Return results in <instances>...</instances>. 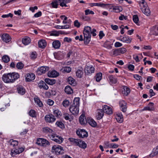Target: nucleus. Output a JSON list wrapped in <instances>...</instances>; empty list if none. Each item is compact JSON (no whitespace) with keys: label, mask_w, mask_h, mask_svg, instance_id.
<instances>
[{"label":"nucleus","mask_w":158,"mask_h":158,"mask_svg":"<svg viewBox=\"0 0 158 158\" xmlns=\"http://www.w3.org/2000/svg\"><path fill=\"white\" fill-rule=\"evenodd\" d=\"M42 131L44 133L48 134L50 139L58 143H62L63 140V138L61 136L56 134H51L52 133L53 131L48 127H45L43 128Z\"/></svg>","instance_id":"nucleus-1"},{"label":"nucleus","mask_w":158,"mask_h":158,"mask_svg":"<svg viewBox=\"0 0 158 158\" xmlns=\"http://www.w3.org/2000/svg\"><path fill=\"white\" fill-rule=\"evenodd\" d=\"M19 77V75L17 73H10L3 74L2 79L5 83H12Z\"/></svg>","instance_id":"nucleus-2"},{"label":"nucleus","mask_w":158,"mask_h":158,"mask_svg":"<svg viewBox=\"0 0 158 158\" xmlns=\"http://www.w3.org/2000/svg\"><path fill=\"white\" fill-rule=\"evenodd\" d=\"M91 31V28L89 26H86L84 28L83 31L84 42L86 44H88L90 41Z\"/></svg>","instance_id":"nucleus-3"},{"label":"nucleus","mask_w":158,"mask_h":158,"mask_svg":"<svg viewBox=\"0 0 158 158\" xmlns=\"http://www.w3.org/2000/svg\"><path fill=\"white\" fill-rule=\"evenodd\" d=\"M68 140L72 144L78 146L84 149L86 147L87 145L85 143L80 139L70 138H69Z\"/></svg>","instance_id":"nucleus-4"},{"label":"nucleus","mask_w":158,"mask_h":158,"mask_svg":"<svg viewBox=\"0 0 158 158\" xmlns=\"http://www.w3.org/2000/svg\"><path fill=\"white\" fill-rule=\"evenodd\" d=\"M52 152L57 155L62 154L63 153L64 150L62 147L59 145H54L52 148Z\"/></svg>","instance_id":"nucleus-5"},{"label":"nucleus","mask_w":158,"mask_h":158,"mask_svg":"<svg viewBox=\"0 0 158 158\" xmlns=\"http://www.w3.org/2000/svg\"><path fill=\"white\" fill-rule=\"evenodd\" d=\"M76 133L80 138L87 137L88 136L87 132L84 129H79L76 131Z\"/></svg>","instance_id":"nucleus-6"},{"label":"nucleus","mask_w":158,"mask_h":158,"mask_svg":"<svg viewBox=\"0 0 158 158\" xmlns=\"http://www.w3.org/2000/svg\"><path fill=\"white\" fill-rule=\"evenodd\" d=\"M37 143L39 145L43 147H46L50 144L48 140L43 138L38 139Z\"/></svg>","instance_id":"nucleus-7"},{"label":"nucleus","mask_w":158,"mask_h":158,"mask_svg":"<svg viewBox=\"0 0 158 158\" xmlns=\"http://www.w3.org/2000/svg\"><path fill=\"white\" fill-rule=\"evenodd\" d=\"M45 120L47 123H52L55 121L56 118L54 115L51 114L46 115Z\"/></svg>","instance_id":"nucleus-8"},{"label":"nucleus","mask_w":158,"mask_h":158,"mask_svg":"<svg viewBox=\"0 0 158 158\" xmlns=\"http://www.w3.org/2000/svg\"><path fill=\"white\" fill-rule=\"evenodd\" d=\"M94 68L92 66H87L85 68V73L87 75H90L93 73L94 71Z\"/></svg>","instance_id":"nucleus-9"},{"label":"nucleus","mask_w":158,"mask_h":158,"mask_svg":"<svg viewBox=\"0 0 158 158\" xmlns=\"http://www.w3.org/2000/svg\"><path fill=\"white\" fill-rule=\"evenodd\" d=\"M49 69V67H48L41 66L37 70V73L38 75H41L44 73Z\"/></svg>","instance_id":"nucleus-10"},{"label":"nucleus","mask_w":158,"mask_h":158,"mask_svg":"<svg viewBox=\"0 0 158 158\" xmlns=\"http://www.w3.org/2000/svg\"><path fill=\"white\" fill-rule=\"evenodd\" d=\"M24 150L22 148H19L17 149H13L11 151V155L12 156H14L15 155L19 154L23 152Z\"/></svg>","instance_id":"nucleus-11"},{"label":"nucleus","mask_w":158,"mask_h":158,"mask_svg":"<svg viewBox=\"0 0 158 158\" xmlns=\"http://www.w3.org/2000/svg\"><path fill=\"white\" fill-rule=\"evenodd\" d=\"M69 110L73 114H77L79 111V107L72 105L70 107Z\"/></svg>","instance_id":"nucleus-12"},{"label":"nucleus","mask_w":158,"mask_h":158,"mask_svg":"<svg viewBox=\"0 0 158 158\" xmlns=\"http://www.w3.org/2000/svg\"><path fill=\"white\" fill-rule=\"evenodd\" d=\"M102 110L104 113H105L109 115L112 114L113 113L111 108L107 105L103 106Z\"/></svg>","instance_id":"nucleus-13"},{"label":"nucleus","mask_w":158,"mask_h":158,"mask_svg":"<svg viewBox=\"0 0 158 158\" xmlns=\"http://www.w3.org/2000/svg\"><path fill=\"white\" fill-rule=\"evenodd\" d=\"M120 109L123 112H125L127 111V103L123 100L119 102Z\"/></svg>","instance_id":"nucleus-14"},{"label":"nucleus","mask_w":158,"mask_h":158,"mask_svg":"<svg viewBox=\"0 0 158 158\" xmlns=\"http://www.w3.org/2000/svg\"><path fill=\"white\" fill-rule=\"evenodd\" d=\"M48 76L49 77H56L59 75V73L55 70L49 71L48 73Z\"/></svg>","instance_id":"nucleus-15"},{"label":"nucleus","mask_w":158,"mask_h":158,"mask_svg":"<svg viewBox=\"0 0 158 158\" xmlns=\"http://www.w3.org/2000/svg\"><path fill=\"white\" fill-rule=\"evenodd\" d=\"M120 41L127 43H130L132 39L128 36L124 35L122 39H118Z\"/></svg>","instance_id":"nucleus-16"},{"label":"nucleus","mask_w":158,"mask_h":158,"mask_svg":"<svg viewBox=\"0 0 158 158\" xmlns=\"http://www.w3.org/2000/svg\"><path fill=\"white\" fill-rule=\"evenodd\" d=\"M79 120L80 123L81 125H84L87 123V120H86L85 115L83 114H82L80 116Z\"/></svg>","instance_id":"nucleus-17"},{"label":"nucleus","mask_w":158,"mask_h":158,"mask_svg":"<svg viewBox=\"0 0 158 158\" xmlns=\"http://www.w3.org/2000/svg\"><path fill=\"white\" fill-rule=\"evenodd\" d=\"M35 76L33 73H28L27 75L25 80L26 81H30L34 80L35 79Z\"/></svg>","instance_id":"nucleus-18"},{"label":"nucleus","mask_w":158,"mask_h":158,"mask_svg":"<svg viewBox=\"0 0 158 158\" xmlns=\"http://www.w3.org/2000/svg\"><path fill=\"white\" fill-rule=\"evenodd\" d=\"M2 39L3 41L6 43L8 42L11 40V38L8 34L2 35Z\"/></svg>","instance_id":"nucleus-19"},{"label":"nucleus","mask_w":158,"mask_h":158,"mask_svg":"<svg viewBox=\"0 0 158 158\" xmlns=\"http://www.w3.org/2000/svg\"><path fill=\"white\" fill-rule=\"evenodd\" d=\"M97 114L96 117L97 119H101L104 115V113L102 109H99L97 110Z\"/></svg>","instance_id":"nucleus-20"},{"label":"nucleus","mask_w":158,"mask_h":158,"mask_svg":"<svg viewBox=\"0 0 158 158\" xmlns=\"http://www.w3.org/2000/svg\"><path fill=\"white\" fill-rule=\"evenodd\" d=\"M53 47L55 49H58L60 46L61 43L58 40H56L53 41L52 43Z\"/></svg>","instance_id":"nucleus-21"},{"label":"nucleus","mask_w":158,"mask_h":158,"mask_svg":"<svg viewBox=\"0 0 158 158\" xmlns=\"http://www.w3.org/2000/svg\"><path fill=\"white\" fill-rule=\"evenodd\" d=\"M87 123L93 127H95L97 126L96 123L93 119L91 118H87Z\"/></svg>","instance_id":"nucleus-22"},{"label":"nucleus","mask_w":158,"mask_h":158,"mask_svg":"<svg viewBox=\"0 0 158 158\" xmlns=\"http://www.w3.org/2000/svg\"><path fill=\"white\" fill-rule=\"evenodd\" d=\"M83 74V69L80 68L76 72V75L79 78H81Z\"/></svg>","instance_id":"nucleus-23"},{"label":"nucleus","mask_w":158,"mask_h":158,"mask_svg":"<svg viewBox=\"0 0 158 158\" xmlns=\"http://www.w3.org/2000/svg\"><path fill=\"white\" fill-rule=\"evenodd\" d=\"M141 10L144 14L147 16H148L150 15L151 12L147 6H146L145 8L143 7L141 8Z\"/></svg>","instance_id":"nucleus-24"},{"label":"nucleus","mask_w":158,"mask_h":158,"mask_svg":"<svg viewBox=\"0 0 158 158\" xmlns=\"http://www.w3.org/2000/svg\"><path fill=\"white\" fill-rule=\"evenodd\" d=\"M39 47L42 48H44L46 46V43L44 40H41L38 43Z\"/></svg>","instance_id":"nucleus-25"},{"label":"nucleus","mask_w":158,"mask_h":158,"mask_svg":"<svg viewBox=\"0 0 158 158\" xmlns=\"http://www.w3.org/2000/svg\"><path fill=\"white\" fill-rule=\"evenodd\" d=\"M17 90L18 93L21 95L24 94L25 92V89L22 86H18L17 88Z\"/></svg>","instance_id":"nucleus-26"},{"label":"nucleus","mask_w":158,"mask_h":158,"mask_svg":"<svg viewBox=\"0 0 158 158\" xmlns=\"http://www.w3.org/2000/svg\"><path fill=\"white\" fill-rule=\"evenodd\" d=\"M139 4L140 7V9L141 10V8L143 7H145L146 6H148L147 4L145 2L144 0H141L138 2Z\"/></svg>","instance_id":"nucleus-27"},{"label":"nucleus","mask_w":158,"mask_h":158,"mask_svg":"<svg viewBox=\"0 0 158 158\" xmlns=\"http://www.w3.org/2000/svg\"><path fill=\"white\" fill-rule=\"evenodd\" d=\"M123 89L124 90L122 91V93L126 96L130 92V89L126 86H124Z\"/></svg>","instance_id":"nucleus-28"},{"label":"nucleus","mask_w":158,"mask_h":158,"mask_svg":"<svg viewBox=\"0 0 158 158\" xmlns=\"http://www.w3.org/2000/svg\"><path fill=\"white\" fill-rule=\"evenodd\" d=\"M65 92L68 94H70L73 93V90L71 87L69 86H67L64 89Z\"/></svg>","instance_id":"nucleus-29"},{"label":"nucleus","mask_w":158,"mask_h":158,"mask_svg":"<svg viewBox=\"0 0 158 158\" xmlns=\"http://www.w3.org/2000/svg\"><path fill=\"white\" fill-rule=\"evenodd\" d=\"M89 5L91 7H92L94 6H97L101 7H104L106 6V5L103 3L99 2L90 3L89 4Z\"/></svg>","instance_id":"nucleus-30"},{"label":"nucleus","mask_w":158,"mask_h":158,"mask_svg":"<svg viewBox=\"0 0 158 158\" xmlns=\"http://www.w3.org/2000/svg\"><path fill=\"white\" fill-rule=\"evenodd\" d=\"M68 81L69 83L73 86H75L76 84V82L75 80L72 77H69L68 79Z\"/></svg>","instance_id":"nucleus-31"},{"label":"nucleus","mask_w":158,"mask_h":158,"mask_svg":"<svg viewBox=\"0 0 158 158\" xmlns=\"http://www.w3.org/2000/svg\"><path fill=\"white\" fill-rule=\"evenodd\" d=\"M45 81L46 83L50 85H53L55 83L56 80L54 79H51L49 78H46Z\"/></svg>","instance_id":"nucleus-32"},{"label":"nucleus","mask_w":158,"mask_h":158,"mask_svg":"<svg viewBox=\"0 0 158 158\" xmlns=\"http://www.w3.org/2000/svg\"><path fill=\"white\" fill-rule=\"evenodd\" d=\"M60 5L62 7L67 6L66 3L69 2L70 0H59Z\"/></svg>","instance_id":"nucleus-33"},{"label":"nucleus","mask_w":158,"mask_h":158,"mask_svg":"<svg viewBox=\"0 0 158 158\" xmlns=\"http://www.w3.org/2000/svg\"><path fill=\"white\" fill-rule=\"evenodd\" d=\"M22 42L25 45H27L30 43V39L28 37H25L22 39Z\"/></svg>","instance_id":"nucleus-34"},{"label":"nucleus","mask_w":158,"mask_h":158,"mask_svg":"<svg viewBox=\"0 0 158 158\" xmlns=\"http://www.w3.org/2000/svg\"><path fill=\"white\" fill-rule=\"evenodd\" d=\"M59 0H53L51 4L53 8H57L60 3Z\"/></svg>","instance_id":"nucleus-35"},{"label":"nucleus","mask_w":158,"mask_h":158,"mask_svg":"<svg viewBox=\"0 0 158 158\" xmlns=\"http://www.w3.org/2000/svg\"><path fill=\"white\" fill-rule=\"evenodd\" d=\"M34 101L38 106L40 107L43 106L42 102L40 101L39 98H35L34 99Z\"/></svg>","instance_id":"nucleus-36"},{"label":"nucleus","mask_w":158,"mask_h":158,"mask_svg":"<svg viewBox=\"0 0 158 158\" xmlns=\"http://www.w3.org/2000/svg\"><path fill=\"white\" fill-rule=\"evenodd\" d=\"M108 78L110 82L112 84H115L117 82L116 79L114 78L112 75H109Z\"/></svg>","instance_id":"nucleus-37"},{"label":"nucleus","mask_w":158,"mask_h":158,"mask_svg":"<svg viewBox=\"0 0 158 158\" xmlns=\"http://www.w3.org/2000/svg\"><path fill=\"white\" fill-rule=\"evenodd\" d=\"M102 74L101 73H99L96 74L95 76L96 81L99 82L102 79Z\"/></svg>","instance_id":"nucleus-38"},{"label":"nucleus","mask_w":158,"mask_h":158,"mask_svg":"<svg viewBox=\"0 0 158 158\" xmlns=\"http://www.w3.org/2000/svg\"><path fill=\"white\" fill-rule=\"evenodd\" d=\"M113 10L115 12L118 13L122 11L123 8L121 6H115L113 7Z\"/></svg>","instance_id":"nucleus-39"},{"label":"nucleus","mask_w":158,"mask_h":158,"mask_svg":"<svg viewBox=\"0 0 158 158\" xmlns=\"http://www.w3.org/2000/svg\"><path fill=\"white\" fill-rule=\"evenodd\" d=\"M56 125L61 129H64L65 128L64 125L61 121H57L56 123Z\"/></svg>","instance_id":"nucleus-40"},{"label":"nucleus","mask_w":158,"mask_h":158,"mask_svg":"<svg viewBox=\"0 0 158 158\" xmlns=\"http://www.w3.org/2000/svg\"><path fill=\"white\" fill-rule=\"evenodd\" d=\"M10 145L12 146L13 147H15L18 145V142L16 140H14L11 139L10 141Z\"/></svg>","instance_id":"nucleus-41"},{"label":"nucleus","mask_w":158,"mask_h":158,"mask_svg":"<svg viewBox=\"0 0 158 158\" xmlns=\"http://www.w3.org/2000/svg\"><path fill=\"white\" fill-rule=\"evenodd\" d=\"M80 99L79 98H76L73 100V105L79 107Z\"/></svg>","instance_id":"nucleus-42"},{"label":"nucleus","mask_w":158,"mask_h":158,"mask_svg":"<svg viewBox=\"0 0 158 158\" xmlns=\"http://www.w3.org/2000/svg\"><path fill=\"white\" fill-rule=\"evenodd\" d=\"M71 68L67 66L64 67L61 69V70L64 73H69L71 71Z\"/></svg>","instance_id":"nucleus-43"},{"label":"nucleus","mask_w":158,"mask_h":158,"mask_svg":"<svg viewBox=\"0 0 158 158\" xmlns=\"http://www.w3.org/2000/svg\"><path fill=\"white\" fill-rule=\"evenodd\" d=\"M2 59L3 61L5 63H7L10 60V59L9 57L6 55L3 56Z\"/></svg>","instance_id":"nucleus-44"},{"label":"nucleus","mask_w":158,"mask_h":158,"mask_svg":"<svg viewBox=\"0 0 158 158\" xmlns=\"http://www.w3.org/2000/svg\"><path fill=\"white\" fill-rule=\"evenodd\" d=\"M29 114L30 116L32 117H35L36 116V112L34 110H31L29 112Z\"/></svg>","instance_id":"nucleus-45"},{"label":"nucleus","mask_w":158,"mask_h":158,"mask_svg":"<svg viewBox=\"0 0 158 158\" xmlns=\"http://www.w3.org/2000/svg\"><path fill=\"white\" fill-rule=\"evenodd\" d=\"M24 66L23 64L21 62H19L16 65L17 68L19 69H22Z\"/></svg>","instance_id":"nucleus-46"},{"label":"nucleus","mask_w":158,"mask_h":158,"mask_svg":"<svg viewBox=\"0 0 158 158\" xmlns=\"http://www.w3.org/2000/svg\"><path fill=\"white\" fill-rule=\"evenodd\" d=\"M53 114L56 117H58L59 115H60L61 112L58 109L54 110L53 112Z\"/></svg>","instance_id":"nucleus-47"},{"label":"nucleus","mask_w":158,"mask_h":158,"mask_svg":"<svg viewBox=\"0 0 158 158\" xmlns=\"http://www.w3.org/2000/svg\"><path fill=\"white\" fill-rule=\"evenodd\" d=\"M60 34H62V33L61 32V31H54L50 34V35L57 36H58Z\"/></svg>","instance_id":"nucleus-48"},{"label":"nucleus","mask_w":158,"mask_h":158,"mask_svg":"<svg viewBox=\"0 0 158 158\" xmlns=\"http://www.w3.org/2000/svg\"><path fill=\"white\" fill-rule=\"evenodd\" d=\"M133 20L134 23L137 24L139 21L138 16L137 15H134L133 16Z\"/></svg>","instance_id":"nucleus-49"},{"label":"nucleus","mask_w":158,"mask_h":158,"mask_svg":"<svg viewBox=\"0 0 158 158\" xmlns=\"http://www.w3.org/2000/svg\"><path fill=\"white\" fill-rule=\"evenodd\" d=\"M117 117L120 118V120H118V122L119 123H121L123 121V116L122 114L120 113H118L117 114Z\"/></svg>","instance_id":"nucleus-50"},{"label":"nucleus","mask_w":158,"mask_h":158,"mask_svg":"<svg viewBox=\"0 0 158 158\" xmlns=\"http://www.w3.org/2000/svg\"><path fill=\"white\" fill-rule=\"evenodd\" d=\"M69 101L67 99L64 100L62 102L63 106L65 107H68L69 106Z\"/></svg>","instance_id":"nucleus-51"},{"label":"nucleus","mask_w":158,"mask_h":158,"mask_svg":"<svg viewBox=\"0 0 158 158\" xmlns=\"http://www.w3.org/2000/svg\"><path fill=\"white\" fill-rule=\"evenodd\" d=\"M37 56V54L35 52H32L30 56V57L31 59L34 60L35 59Z\"/></svg>","instance_id":"nucleus-52"},{"label":"nucleus","mask_w":158,"mask_h":158,"mask_svg":"<svg viewBox=\"0 0 158 158\" xmlns=\"http://www.w3.org/2000/svg\"><path fill=\"white\" fill-rule=\"evenodd\" d=\"M154 104L151 102H150L149 103L148 105V106L150 108V109L152 111H153L154 110L155 108L154 106Z\"/></svg>","instance_id":"nucleus-53"},{"label":"nucleus","mask_w":158,"mask_h":158,"mask_svg":"<svg viewBox=\"0 0 158 158\" xmlns=\"http://www.w3.org/2000/svg\"><path fill=\"white\" fill-rule=\"evenodd\" d=\"M85 15H88L89 14H94V12L92 10H90L89 9H87L85 10Z\"/></svg>","instance_id":"nucleus-54"},{"label":"nucleus","mask_w":158,"mask_h":158,"mask_svg":"<svg viewBox=\"0 0 158 158\" xmlns=\"http://www.w3.org/2000/svg\"><path fill=\"white\" fill-rule=\"evenodd\" d=\"M118 50L119 52L121 53H124L126 52V49L124 48H121L118 49Z\"/></svg>","instance_id":"nucleus-55"},{"label":"nucleus","mask_w":158,"mask_h":158,"mask_svg":"<svg viewBox=\"0 0 158 158\" xmlns=\"http://www.w3.org/2000/svg\"><path fill=\"white\" fill-rule=\"evenodd\" d=\"M104 148H110V143H109L108 141H105L104 143Z\"/></svg>","instance_id":"nucleus-56"},{"label":"nucleus","mask_w":158,"mask_h":158,"mask_svg":"<svg viewBox=\"0 0 158 158\" xmlns=\"http://www.w3.org/2000/svg\"><path fill=\"white\" fill-rule=\"evenodd\" d=\"M118 147V145L115 143H110V148H116Z\"/></svg>","instance_id":"nucleus-57"},{"label":"nucleus","mask_w":158,"mask_h":158,"mask_svg":"<svg viewBox=\"0 0 158 158\" xmlns=\"http://www.w3.org/2000/svg\"><path fill=\"white\" fill-rule=\"evenodd\" d=\"M13 14L11 13H9L7 15H4L2 16V17L3 18H8L10 17H13Z\"/></svg>","instance_id":"nucleus-58"},{"label":"nucleus","mask_w":158,"mask_h":158,"mask_svg":"<svg viewBox=\"0 0 158 158\" xmlns=\"http://www.w3.org/2000/svg\"><path fill=\"white\" fill-rule=\"evenodd\" d=\"M74 24L75 27H79L80 26V24L77 20H75L74 23Z\"/></svg>","instance_id":"nucleus-59"},{"label":"nucleus","mask_w":158,"mask_h":158,"mask_svg":"<svg viewBox=\"0 0 158 158\" xmlns=\"http://www.w3.org/2000/svg\"><path fill=\"white\" fill-rule=\"evenodd\" d=\"M158 154V153L155 150H154L152 153L150 154L149 156L150 157H153L156 155Z\"/></svg>","instance_id":"nucleus-60"},{"label":"nucleus","mask_w":158,"mask_h":158,"mask_svg":"<svg viewBox=\"0 0 158 158\" xmlns=\"http://www.w3.org/2000/svg\"><path fill=\"white\" fill-rule=\"evenodd\" d=\"M47 103L49 105L52 106L54 102L52 100L49 99L47 100Z\"/></svg>","instance_id":"nucleus-61"},{"label":"nucleus","mask_w":158,"mask_h":158,"mask_svg":"<svg viewBox=\"0 0 158 158\" xmlns=\"http://www.w3.org/2000/svg\"><path fill=\"white\" fill-rule=\"evenodd\" d=\"M42 15V12L40 11L35 14L34 15V17L35 18H38L40 16Z\"/></svg>","instance_id":"nucleus-62"},{"label":"nucleus","mask_w":158,"mask_h":158,"mask_svg":"<svg viewBox=\"0 0 158 158\" xmlns=\"http://www.w3.org/2000/svg\"><path fill=\"white\" fill-rule=\"evenodd\" d=\"M122 46V44L119 42H117L114 44V46L116 48L120 47Z\"/></svg>","instance_id":"nucleus-63"},{"label":"nucleus","mask_w":158,"mask_h":158,"mask_svg":"<svg viewBox=\"0 0 158 158\" xmlns=\"http://www.w3.org/2000/svg\"><path fill=\"white\" fill-rule=\"evenodd\" d=\"M105 36V34L103 33V31H100L99 32V37L100 39H101L102 38Z\"/></svg>","instance_id":"nucleus-64"}]
</instances>
